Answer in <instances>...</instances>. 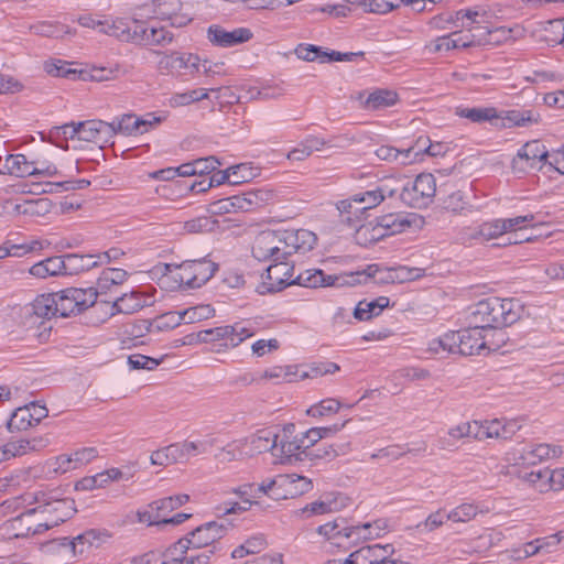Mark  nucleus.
Instances as JSON below:
<instances>
[{"mask_svg":"<svg viewBox=\"0 0 564 564\" xmlns=\"http://www.w3.org/2000/svg\"><path fill=\"white\" fill-rule=\"evenodd\" d=\"M523 311L518 300L488 297L474 306L469 319L471 324L479 325L488 333L514 324Z\"/></svg>","mask_w":564,"mask_h":564,"instance_id":"f257e3e1","label":"nucleus"},{"mask_svg":"<svg viewBox=\"0 0 564 564\" xmlns=\"http://www.w3.org/2000/svg\"><path fill=\"white\" fill-rule=\"evenodd\" d=\"M313 489L310 478L297 474H280L274 478L263 481L257 487V491L273 500H285L302 496Z\"/></svg>","mask_w":564,"mask_h":564,"instance_id":"f03ea898","label":"nucleus"},{"mask_svg":"<svg viewBox=\"0 0 564 564\" xmlns=\"http://www.w3.org/2000/svg\"><path fill=\"white\" fill-rule=\"evenodd\" d=\"M53 295L56 302L57 316L68 317L93 306L97 300L98 291L94 288H68L53 293Z\"/></svg>","mask_w":564,"mask_h":564,"instance_id":"7ed1b4c3","label":"nucleus"},{"mask_svg":"<svg viewBox=\"0 0 564 564\" xmlns=\"http://www.w3.org/2000/svg\"><path fill=\"white\" fill-rule=\"evenodd\" d=\"M436 193L435 178L431 173L419 174L413 182L405 178L399 198L413 208L426 207Z\"/></svg>","mask_w":564,"mask_h":564,"instance_id":"20e7f679","label":"nucleus"},{"mask_svg":"<svg viewBox=\"0 0 564 564\" xmlns=\"http://www.w3.org/2000/svg\"><path fill=\"white\" fill-rule=\"evenodd\" d=\"M364 273H348V274H325L319 269H308L301 272L293 281V283L305 288H321V286H352L360 283L358 279Z\"/></svg>","mask_w":564,"mask_h":564,"instance_id":"39448f33","label":"nucleus"},{"mask_svg":"<svg viewBox=\"0 0 564 564\" xmlns=\"http://www.w3.org/2000/svg\"><path fill=\"white\" fill-rule=\"evenodd\" d=\"M282 230H263L252 243V256L259 261L285 260Z\"/></svg>","mask_w":564,"mask_h":564,"instance_id":"423d86ee","label":"nucleus"},{"mask_svg":"<svg viewBox=\"0 0 564 564\" xmlns=\"http://www.w3.org/2000/svg\"><path fill=\"white\" fill-rule=\"evenodd\" d=\"M293 265L285 260L273 261L262 275V283L258 286L260 294L280 292L289 285L294 284Z\"/></svg>","mask_w":564,"mask_h":564,"instance_id":"0eeeda50","label":"nucleus"},{"mask_svg":"<svg viewBox=\"0 0 564 564\" xmlns=\"http://www.w3.org/2000/svg\"><path fill=\"white\" fill-rule=\"evenodd\" d=\"M56 302L53 293L41 294L36 299L20 308L21 317L25 326L42 324L43 319L57 316Z\"/></svg>","mask_w":564,"mask_h":564,"instance_id":"6e6552de","label":"nucleus"},{"mask_svg":"<svg viewBox=\"0 0 564 564\" xmlns=\"http://www.w3.org/2000/svg\"><path fill=\"white\" fill-rule=\"evenodd\" d=\"M455 338L457 352L464 356L479 354L488 345L487 332L470 322L469 327L455 332Z\"/></svg>","mask_w":564,"mask_h":564,"instance_id":"1a4fd4ad","label":"nucleus"},{"mask_svg":"<svg viewBox=\"0 0 564 564\" xmlns=\"http://www.w3.org/2000/svg\"><path fill=\"white\" fill-rule=\"evenodd\" d=\"M230 523L227 520L221 522L210 521L191 531L186 538L191 541L193 550L215 545L227 533Z\"/></svg>","mask_w":564,"mask_h":564,"instance_id":"9d476101","label":"nucleus"},{"mask_svg":"<svg viewBox=\"0 0 564 564\" xmlns=\"http://www.w3.org/2000/svg\"><path fill=\"white\" fill-rule=\"evenodd\" d=\"M393 552L391 544H372L362 546L344 560H329L324 564H380Z\"/></svg>","mask_w":564,"mask_h":564,"instance_id":"9b49d317","label":"nucleus"},{"mask_svg":"<svg viewBox=\"0 0 564 564\" xmlns=\"http://www.w3.org/2000/svg\"><path fill=\"white\" fill-rule=\"evenodd\" d=\"M253 33L248 28H237L227 31L223 26L213 24L207 30L208 40L220 47H231L250 41Z\"/></svg>","mask_w":564,"mask_h":564,"instance_id":"f8f14e48","label":"nucleus"},{"mask_svg":"<svg viewBox=\"0 0 564 564\" xmlns=\"http://www.w3.org/2000/svg\"><path fill=\"white\" fill-rule=\"evenodd\" d=\"M115 122L104 120H86L78 122V140L95 143H107L115 137Z\"/></svg>","mask_w":564,"mask_h":564,"instance_id":"ddd939ff","label":"nucleus"},{"mask_svg":"<svg viewBox=\"0 0 564 564\" xmlns=\"http://www.w3.org/2000/svg\"><path fill=\"white\" fill-rule=\"evenodd\" d=\"M141 22V20H132L131 22L123 19L106 20V26H102L101 33L113 36L121 42L139 44L140 33H143Z\"/></svg>","mask_w":564,"mask_h":564,"instance_id":"4468645a","label":"nucleus"},{"mask_svg":"<svg viewBox=\"0 0 564 564\" xmlns=\"http://www.w3.org/2000/svg\"><path fill=\"white\" fill-rule=\"evenodd\" d=\"M282 236L285 259L293 253H305L312 250L317 240L315 234L306 229L282 230Z\"/></svg>","mask_w":564,"mask_h":564,"instance_id":"2eb2a0df","label":"nucleus"},{"mask_svg":"<svg viewBox=\"0 0 564 564\" xmlns=\"http://www.w3.org/2000/svg\"><path fill=\"white\" fill-rule=\"evenodd\" d=\"M279 438L280 436L271 430H260L250 438L241 441V445L247 448L246 455L271 452L273 456H278Z\"/></svg>","mask_w":564,"mask_h":564,"instance_id":"dca6fc26","label":"nucleus"},{"mask_svg":"<svg viewBox=\"0 0 564 564\" xmlns=\"http://www.w3.org/2000/svg\"><path fill=\"white\" fill-rule=\"evenodd\" d=\"M182 2L180 0H156L154 13L156 19L169 21L172 26H185L192 21V18L182 12Z\"/></svg>","mask_w":564,"mask_h":564,"instance_id":"f3484780","label":"nucleus"},{"mask_svg":"<svg viewBox=\"0 0 564 564\" xmlns=\"http://www.w3.org/2000/svg\"><path fill=\"white\" fill-rule=\"evenodd\" d=\"M109 261L110 256L108 252L99 254L68 253L64 256L65 272L70 275L88 271L99 263H108Z\"/></svg>","mask_w":564,"mask_h":564,"instance_id":"a211bd4d","label":"nucleus"},{"mask_svg":"<svg viewBox=\"0 0 564 564\" xmlns=\"http://www.w3.org/2000/svg\"><path fill=\"white\" fill-rule=\"evenodd\" d=\"M358 100L365 110L377 111L394 106L399 96L394 90L377 88L371 93H359Z\"/></svg>","mask_w":564,"mask_h":564,"instance_id":"6ab92c4d","label":"nucleus"},{"mask_svg":"<svg viewBox=\"0 0 564 564\" xmlns=\"http://www.w3.org/2000/svg\"><path fill=\"white\" fill-rule=\"evenodd\" d=\"M46 506H48L47 512L53 513V523H62L72 518L76 513V507L74 499L70 498H57L53 494L45 492Z\"/></svg>","mask_w":564,"mask_h":564,"instance_id":"aec40b11","label":"nucleus"},{"mask_svg":"<svg viewBox=\"0 0 564 564\" xmlns=\"http://www.w3.org/2000/svg\"><path fill=\"white\" fill-rule=\"evenodd\" d=\"M112 122H115V135L118 133L132 135L147 132L148 128L154 123H159L160 119L154 117L152 120H145L138 118L135 115L128 113Z\"/></svg>","mask_w":564,"mask_h":564,"instance_id":"412c9836","label":"nucleus"},{"mask_svg":"<svg viewBox=\"0 0 564 564\" xmlns=\"http://www.w3.org/2000/svg\"><path fill=\"white\" fill-rule=\"evenodd\" d=\"M442 208L454 215H468L478 210L470 200L469 195L460 189L455 191L442 199Z\"/></svg>","mask_w":564,"mask_h":564,"instance_id":"4be33fe9","label":"nucleus"},{"mask_svg":"<svg viewBox=\"0 0 564 564\" xmlns=\"http://www.w3.org/2000/svg\"><path fill=\"white\" fill-rule=\"evenodd\" d=\"M294 424H289L283 429V435L278 441V456L280 458H292L302 459L299 457L301 454L306 456V451L304 449V445L301 443V438L295 436L293 440H290L292 433L294 432Z\"/></svg>","mask_w":564,"mask_h":564,"instance_id":"5701e85b","label":"nucleus"},{"mask_svg":"<svg viewBox=\"0 0 564 564\" xmlns=\"http://www.w3.org/2000/svg\"><path fill=\"white\" fill-rule=\"evenodd\" d=\"M139 44L165 45L172 42L173 34L164 26L156 25L153 21H142Z\"/></svg>","mask_w":564,"mask_h":564,"instance_id":"b1692460","label":"nucleus"},{"mask_svg":"<svg viewBox=\"0 0 564 564\" xmlns=\"http://www.w3.org/2000/svg\"><path fill=\"white\" fill-rule=\"evenodd\" d=\"M547 158V151L545 147L538 140L527 142L517 153V158L513 159L512 165L516 169L519 161L524 160L528 167H534L538 162H542Z\"/></svg>","mask_w":564,"mask_h":564,"instance_id":"393cba45","label":"nucleus"},{"mask_svg":"<svg viewBox=\"0 0 564 564\" xmlns=\"http://www.w3.org/2000/svg\"><path fill=\"white\" fill-rule=\"evenodd\" d=\"M29 272L30 274L40 279L66 274L64 256H54L46 258L45 260H42L33 264L30 268Z\"/></svg>","mask_w":564,"mask_h":564,"instance_id":"a878e982","label":"nucleus"},{"mask_svg":"<svg viewBox=\"0 0 564 564\" xmlns=\"http://www.w3.org/2000/svg\"><path fill=\"white\" fill-rule=\"evenodd\" d=\"M166 448L172 464L185 463L189 457L206 452V448L202 443L195 442L174 443L166 446Z\"/></svg>","mask_w":564,"mask_h":564,"instance_id":"bb28decb","label":"nucleus"},{"mask_svg":"<svg viewBox=\"0 0 564 564\" xmlns=\"http://www.w3.org/2000/svg\"><path fill=\"white\" fill-rule=\"evenodd\" d=\"M478 32L477 44L499 45L513 39V30L506 26L489 30L487 26L475 28Z\"/></svg>","mask_w":564,"mask_h":564,"instance_id":"cd10ccee","label":"nucleus"},{"mask_svg":"<svg viewBox=\"0 0 564 564\" xmlns=\"http://www.w3.org/2000/svg\"><path fill=\"white\" fill-rule=\"evenodd\" d=\"M173 273V280L184 289H197L196 278L192 272L191 264L187 260L183 261L180 265L164 264V274Z\"/></svg>","mask_w":564,"mask_h":564,"instance_id":"c85d7f7f","label":"nucleus"},{"mask_svg":"<svg viewBox=\"0 0 564 564\" xmlns=\"http://www.w3.org/2000/svg\"><path fill=\"white\" fill-rule=\"evenodd\" d=\"M345 498L340 495L325 496L324 499L314 501L302 509L303 513L325 514L340 510L345 503Z\"/></svg>","mask_w":564,"mask_h":564,"instance_id":"c756f323","label":"nucleus"},{"mask_svg":"<svg viewBox=\"0 0 564 564\" xmlns=\"http://www.w3.org/2000/svg\"><path fill=\"white\" fill-rule=\"evenodd\" d=\"M33 162H29L24 154H10L6 158L3 167L11 175L18 177L31 176L34 174L35 167Z\"/></svg>","mask_w":564,"mask_h":564,"instance_id":"7c9ffc66","label":"nucleus"},{"mask_svg":"<svg viewBox=\"0 0 564 564\" xmlns=\"http://www.w3.org/2000/svg\"><path fill=\"white\" fill-rule=\"evenodd\" d=\"M6 524L14 538H26L37 534L34 529V522L28 510L8 520Z\"/></svg>","mask_w":564,"mask_h":564,"instance_id":"2f4dec72","label":"nucleus"},{"mask_svg":"<svg viewBox=\"0 0 564 564\" xmlns=\"http://www.w3.org/2000/svg\"><path fill=\"white\" fill-rule=\"evenodd\" d=\"M389 302L390 300L387 296H379L371 302L361 301L355 307L354 316L359 321H368L379 315L384 307H388Z\"/></svg>","mask_w":564,"mask_h":564,"instance_id":"473e14b6","label":"nucleus"},{"mask_svg":"<svg viewBox=\"0 0 564 564\" xmlns=\"http://www.w3.org/2000/svg\"><path fill=\"white\" fill-rule=\"evenodd\" d=\"M455 115L470 120L475 123H481L486 121H492L497 118H499V112L494 107H484V108H464V107H456L455 108Z\"/></svg>","mask_w":564,"mask_h":564,"instance_id":"72a5a7b5","label":"nucleus"},{"mask_svg":"<svg viewBox=\"0 0 564 564\" xmlns=\"http://www.w3.org/2000/svg\"><path fill=\"white\" fill-rule=\"evenodd\" d=\"M188 550H193L191 541L186 536L181 538L162 554L161 564H184Z\"/></svg>","mask_w":564,"mask_h":564,"instance_id":"f704fd0d","label":"nucleus"},{"mask_svg":"<svg viewBox=\"0 0 564 564\" xmlns=\"http://www.w3.org/2000/svg\"><path fill=\"white\" fill-rule=\"evenodd\" d=\"M505 116L499 113V118L496 120H500V126L503 128H511V127H524L529 123H533L538 121V116L534 115L532 110H509L503 112Z\"/></svg>","mask_w":564,"mask_h":564,"instance_id":"c9c22d12","label":"nucleus"},{"mask_svg":"<svg viewBox=\"0 0 564 564\" xmlns=\"http://www.w3.org/2000/svg\"><path fill=\"white\" fill-rule=\"evenodd\" d=\"M187 263L191 264L192 272L196 278V285L199 288L209 281L218 269L217 263L207 258L187 260Z\"/></svg>","mask_w":564,"mask_h":564,"instance_id":"e433bc0d","label":"nucleus"},{"mask_svg":"<svg viewBox=\"0 0 564 564\" xmlns=\"http://www.w3.org/2000/svg\"><path fill=\"white\" fill-rule=\"evenodd\" d=\"M189 500V496L186 494H180L166 498L155 500L149 505L151 510L159 513V519L166 518V516L173 510L185 505Z\"/></svg>","mask_w":564,"mask_h":564,"instance_id":"4c0bfd02","label":"nucleus"},{"mask_svg":"<svg viewBox=\"0 0 564 564\" xmlns=\"http://www.w3.org/2000/svg\"><path fill=\"white\" fill-rule=\"evenodd\" d=\"M387 236L400 234L412 225L410 216L402 214H388L378 218Z\"/></svg>","mask_w":564,"mask_h":564,"instance_id":"58836bf2","label":"nucleus"},{"mask_svg":"<svg viewBox=\"0 0 564 564\" xmlns=\"http://www.w3.org/2000/svg\"><path fill=\"white\" fill-rule=\"evenodd\" d=\"M351 4H358L362 7L366 12L386 14L393 9L399 8L402 4V0H346Z\"/></svg>","mask_w":564,"mask_h":564,"instance_id":"ea45409f","label":"nucleus"},{"mask_svg":"<svg viewBox=\"0 0 564 564\" xmlns=\"http://www.w3.org/2000/svg\"><path fill=\"white\" fill-rule=\"evenodd\" d=\"M143 306L144 300L137 292L123 294L122 296L116 299V301L113 302V308H116L118 313L123 314H132L142 308Z\"/></svg>","mask_w":564,"mask_h":564,"instance_id":"a19ab883","label":"nucleus"},{"mask_svg":"<svg viewBox=\"0 0 564 564\" xmlns=\"http://www.w3.org/2000/svg\"><path fill=\"white\" fill-rule=\"evenodd\" d=\"M384 237H387V234L382 226H380L378 219L376 225L372 223L365 224L360 226L356 232V239L359 243L364 245L377 242Z\"/></svg>","mask_w":564,"mask_h":564,"instance_id":"79ce46f5","label":"nucleus"},{"mask_svg":"<svg viewBox=\"0 0 564 564\" xmlns=\"http://www.w3.org/2000/svg\"><path fill=\"white\" fill-rule=\"evenodd\" d=\"M127 279V272L119 268L105 269L98 278L97 285L100 292L110 290L112 285L122 284Z\"/></svg>","mask_w":564,"mask_h":564,"instance_id":"37998d69","label":"nucleus"},{"mask_svg":"<svg viewBox=\"0 0 564 564\" xmlns=\"http://www.w3.org/2000/svg\"><path fill=\"white\" fill-rule=\"evenodd\" d=\"M267 547V541L263 535H256L248 539L231 552L232 558H242L247 555L258 554Z\"/></svg>","mask_w":564,"mask_h":564,"instance_id":"c03bdc74","label":"nucleus"},{"mask_svg":"<svg viewBox=\"0 0 564 564\" xmlns=\"http://www.w3.org/2000/svg\"><path fill=\"white\" fill-rule=\"evenodd\" d=\"M34 426L32 421V415L30 414V410L28 405L18 408L7 422V429L10 432L14 431H25L29 427Z\"/></svg>","mask_w":564,"mask_h":564,"instance_id":"a18cd8bd","label":"nucleus"},{"mask_svg":"<svg viewBox=\"0 0 564 564\" xmlns=\"http://www.w3.org/2000/svg\"><path fill=\"white\" fill-rule=\"evenodd\" d=\"M78 122L65 123L59 127H54L50 131L51 142L61 149H67V145H63L58 142V140L63 139L67 141L68 139H78Z\"/></svg>","mask_w":564,"mask_h":564,"instance_id":"49530a36","label":"nucleus"},{"mask_svg":"<svg viewBox=\"0 0 564 564\" xmlns=\"http://www.w3.org/2000/svg\"><path fill=\"white\" fill-rule=\"evenodd\" d=\"M411 153L412 149L398 150L390 145H381L375 152L376 156L381 161L392 162L400 160L401 164L411 162Z\"/></svg>","mask_w":564,"mask_h":564,"instance_id":"de8ad7c7","label":"nucleus"},{"mask_svg":"<svg viewBox=\"0 0 564 564\" xmlns=\"http://www.w3.org/2000/svg\"><path fill=\"white\" fill-rule=\"evenodd\" d=\"M506 234L505 224L502 219H495L492 221L484 223L473 235L471 238H482L485 240L495 239Z\"/></svg>","mask_w":564,"mask_h":564,"instance_id":"09e8293b","label":"nucleus"},{"mask_svg":"<svg viewBox=\"0 0 564 564\" xmlns=\"http://www.w3.org/2000/svg\"><path fill=\"white\" fill-rule=\"evenodd\" d=\"M455 332H449L440 338H435L429 343V351L434 354L447 352L455 354L456 349Z\"/></svg>","mask_w":564,"mask_h":564,"instance_id":"8fccbe9b","label":"nucleus"},{"mask_svg":"<svg viewBox=\"0 0 564 564\" xmlns=\"http://www.w3.org/2000/svg\"><path fill=\"white\" fill-rule=\"evenodd\" d=\"M215 310L208 304L188 307L182 311L184 323L193 324L213 317Z\"/></svg>","mask_w":564,"mask_h":564,"instance_id":"3c124183","label":"nucleus"},{"mask_svg":"<svg viewBox=\"0 0 564 564\" xmlns=\"http://www.w3.org/2000/svg\"><path fill=\"white\" fill-rule=\"evenodd\" d=\"M447 517L448 512L446 513L444 510L438 509L432 512L423 522H420L416 529L422 533H431L441 528L445 522L451 521Z\"/></svg>","mask_w":564,"mask_h":564,"instance_id":"603ef678","label":"nucleus"},{"mask_svg":"<svg viewBox=\"0 0 564 564\" xmlns=\"http://www.w3.org/2000/svg\"><path fill=\"white\" fill-rule=\"evenodd\" d=\"M349 451V443L338 444V445H327L323 448H317L314 452L306 454V457L318 458V459H334L339 455H344Z\"/></svg>","mask_w":564,"mask_h":564,"instance_id":"864d4df0","label":"nucleus"},{"mask_svg":"<svg viewBox=\"0 0 564 564\" xmlns=\"http://www.w3.org/2000/svg\"><path fill=\"white\" fill-rule=\"evenodd\" d=\"M479 509L474 503H462L448 512L447 519L453 522H468L476 518Z\"/></svg>","mask_w":564,"mask_h":564,"instance_id":"5fc2aeb1","label":"nucleus"},{"mask_svg":"<svg viewBox=\"0 0 564 564\" xmlns=\"http://www.w3.org/2000/svg\"><path fill=\"white\" fill-rule=\"evenodd\" d=\"M208 97V90L205 88L193 89L187 93L175 94L171 99V106H186L195 101H199Z\"/></svg>","mask_w":564,"mask_h":564,"instance_id":"6e6d98bb","label":"nucleus"},{"mask_svg":"<svg viewBox=\"0 0 564 564\" xmlns=\"http://www.w3.org/2000/svg\"><path fill=\"white\" fill-rule=\"evenodd\" d=\"M468 430L465 427V423L457 424L451 427L447 432V435L440 438V444L442 449H451L455 447L456 443L467 437Z\"/></svg>","mask_w":564,"mask_h":564,"instance_id":"4d7b16f0","label":"nucleus"},{"mask_svg":"<svg viewBox=\"0 0 564 564\" xmlns=\"http://www.w3.org/2000/svg\"><path fill=\"white\" fill-rule=\"evenodd\" d=\"M341 404L336 399H325L322 400L319 403L312 405L307 410V415L313 417L324 416L328 415L330 413H336L340 409Z\"/></svg>","mask_w":564,"mask_h":564,"instance_id":"13d9d810","label":"nucleus"},{"mask_svg":"<svg viewBox=\"0 0 564 564\" xmlns=\"http://www.w3.org/2000/svg\"><path fill=\"white\" fill-rule=\"evenodd\" d=\"M382 200L383 196L382 194H380V191H378V188L354 195L355 203L364 204L362 207L356 208V212L373 208L378 206Z\"/></svg>","mask_w":564,"mask_h":564,"instance_id":"bf43d9fd","label":"nucleus"},{"mask_svg":"<svg viewBox=\"0 0 564 564\" xmlns=\"http://www.w3.org/2000/svg\"><path fill=\"white\" fill-rule=\"evenodd\" d=\"M509 460L513 466H534L541 463L534 446L524 447L519 453H513Z\"/></svg>","mask_w":564,"mask_h":564,"instance_id":"052dcab7","label":"nucleus"},{"mask_svg":"<svg viewBox=\"0 0 564 564\" xmlns=\"http://www.w3.org/2000/svg\"><path fill=\"white\" fill-rule=\"evenodd\" d=\"M108 538H110V534L106 530L99 531L90 529L75 536V541L77 542V546L84 544L89 546H99V544Z\"/></svg>","mask_w":564,"mask_h":564,"instance_id":"680f3d73","label":"nucleus"},{"mask_svg":"<svg viewBox=\"0 0 564 564\" xmlns=\"http://www.w3.org/2000/svg\"><path fill=\"white\" fill-rule=\"evenodd\" d=\"M345 519H336L332 522H327L317 528V532L321 535H324L327 540H334L338 538H344L345 532Z\"/></svg>","mask_w":564,"mask_h":564,"instance_id":"e2e57ef3","label":"nucleus"},{"mask_svg":"<svg viewBox=\"0 0 564 564\" xmlns=\"http://www.w3.org/2000/svg\"><path fill=\"white\" fill-rule=\"evenodd\" d=\"M405 177H386L381 184L377 187L382 194L383 199L386 197H394L398 193L402 192V185H404Z\"/></svg>","mask_w":564,"mask_h":564,"instance_id":"0e129e2a","label":"nucleus"},{"mask_svg":"<svg viewBox=\"0 0 564 564\" xmlns=\"http://www.w3.org/2000/svg\"><path fill=\"white\" fill-rule=\"evenodd\" d=\"M486 13L476 10H459L456 12V20H462L460 26L468 28L469 31H477L473 24H480L485 21Z\"/></svg>","mask_w":564,"mask_h":564,"instance_id":"69168bd1","label":"nucleus"},{"mask_svg":"<svg viewBox=\"0 0 564 564\" xmlns=\"http://www.w3.org/2000/svg\"><path fill=\"white\" fill-rule=\"evenodd\" d=\"M215 221L208 217H197L184 223V230L189 234H198L210 231L214 228Z\"/></svg>","mask_w":564,"mask_h":564,"instance_id":"338daca9","label":"nucleus"},{"mask_svg":"<svg viewBox=\"0 0 564 564\" xmlns=\"http://www.w3.org/2000/svg\"><path fill=\"white\" fill-rule=\"evenodd\" d=\"M230 173H231L230 184H234V185L249 182L257 175L253 172V169L245 163L231 166Z\"/></svg>","mask_w":564,"mask_h":564,"instance_id":"774afa93","label":"nucleus"}]
</instances>
